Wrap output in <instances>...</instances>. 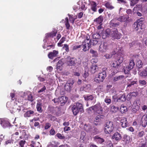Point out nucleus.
Returning <instances> with one entry per match:
<instances>
[{
    "mask_svg": "<svg viewBox=\"0 0 147 147\" xmlns=\"http://www.w3.org/2000/svg\"><path fill=\"white\" fill-rule=\"evenodd\" d=\"M71 110L74 115H77L79 112L83 113L84 111L83 105L78 102L74 104L71 108Z\"/></svg>",
    "mask_w": 147,
    "mask_h": 147,
    "instance_id": "nucleus-1",
    "label": "nucleus"
},
{
    "mask_svg": "<svg viewBox=\"0 0 147 147\" xmlns=\"http://www.w3.org/2000/svg\"><path fill=\"white\" fill-rule=\"evenodd\" d=\"M88 110L90 111H93L94 112V115L97 114L101 115L103 111L102 107L99 104H96L94 106L90 107L88 108Z\"/></svg>",
    "mask_w": 147,
    "mask_h": 147,
    "instance_id": "nucleus-2",
    "label": "nucleus"
},
{
    "mask_svg": "<svg viewBox=\"0 0 147 147\" xmlns=\"http://www.w3.org/2000/svg\"><path fill=\"white\" fill-rule=\"evenodd\" d=\"M107 68H103L102 69V71L99 73L97 77H96L94 78L95 81L98 83H100L103 81L104 79L107 76L106 72Z\"/></svg>",
    "mask_w": 147,
    "mask_h": 147,
    "instance_id": "nucleus-3",
    "label": "nucleus"
},
{
    "mask_svg": "<svg viewBox=\"0 0 147 147\" xmlns=\"http://www.w3.org/2000/svg\"><path fill=\"white\" fill-rule=\"evenodd\" d=\"M113 124L112 122L108 121L105 125V132L106 134H110L113 131Z\"/></svg>",
    "mask_w": 147,
    "mask_h": 147,
    "instance_id": "nucleus-4",
    "label": "nucleus"
},
{
    "mask_svg": "<svg viewBox=\"0 0 147 147\" xmlns=\"http://www.w3.org/2000/svg\"><path fill=\"white\" fill-rule=\"evenodd\" d=\"M66 63L69 66H75L76 65L77 59L76 58L68 56L66 59Z\"/></svg>",
    "mask_w": 147,
    "mask_h": 147,
    "instance_id": "nucleus-5",
    "label": "nucleus"
},
{
    "mask_svg": "<svg viewBox=\"0 0 147 147\" xmlns=\"http://www.w3.org/2000/svg\"><path fill=\"white\" fill-rule=\"evenodd\" d=\"M108 44L105 42H102L99 48L98 51L100 53H103L106 52L108 49Z\"/></svg>",
    "mask_w": 147,
    "mask_h": 147,
    "instance_id": "nucleus-6",
    "label": "nucleus"
},
{
    "mask_svg": "<svg viewBox=\"0 0 147 147\" xmlns=\"http://www.w3.org/2000/svg\"><path fill=\"white\" fill-rule=\"evenodd\" d=\"M82 47L83 48L82 50L84 51H86L88 50L91 47L90 40H85L84 41L82 42Z\"/></svg>",
    "mask_w": 147,
    "mask_h": 147,
    "instance_id": "nucleus-7",
    "label": "nucleus"
},
{
    "mask_svg": "<svg viewBox=\"0 0 147 147\" xmlns=\"http://www.w3.org/2000/svg\"><path fill=\"white\" fill-rule=\"evenodd\" d=\"M74 83V81L73 80L68 81L64 86V88L65 90L67 92H70Z\"/></svg>",
    "mask_w": 147,
    "mask_h": 147,
    "instance_id": "nucleus-8",
    "label": "nucleus"
},
{
    "mask_svg": "<svg viewBox=\"0 0 147 147\" xmlns=\"http://www.w3.org/2000/svg\"><path fill=\"white\" fill-rule=\"evenodd\" d=\"M121 36V34L119 32L117 29H114L112 31L111 36L114 39H119Z\"/></svg>",
    "mask_w": 147,
    "mask_h": 147,
    "instance_id": "nucleus-9",
    "label": "nucleus"
},
{
    "mask_svg": "<svg viewBox=\"0 0 147 147\" xmlns=\"http://www.w3.org/2000/svg\"><path fill=\"white\" fill-rule=\"evenodd\" d=\"M0 124L3 128L9 126L10 124L7 119L1 118H0Z\"/></svg>",
    "mask_w": 147,
    "mask_h": 147,
    "instance_id": "nucleus-10",
    "label": "nucleus"
},
{
    "mask_svg": "<svg viewBox=\"0 0 147 147\" xmlns=\"http://www.w3.org/2000/svg\"><path fill=\"white\" fill-rule=\"evenodd\" d=\"M58 51L54 50L53 51L49 53L48 55V56L50 59H53L54 57L58 56Z\"/></svg>",
    "mask_w": 147,
    "mask_h": 147,
    "instance_id": "nucleus-11",
    "label": "nucleus"
},
{
    "mask_svg": "<svg viewBox=\"0 0 147 147\" xmlns=\"http://www.w3.org/2000/svg\"><path fill=\"white\" fill-rule=\"evenodd\" d=\"M120 121L121 127L123 128H125L127 126L128 123L125 117H122L120 119Z\"/></svg>",
    "mask_w": 147,
    "mask_h": 147,
    "instance_id": "nucleus-12",
    "label": "nucleus"
},
{
    "mask_svg": "<svg viewBox=\"0 0 147 147\" xmlns=\"http://www.w3.org/2000/svg\"><path fill=\"white\" fill-rule=\"evenodd\" d=\"M121 135L119 132H115L112 136V139L115 140L117 141H119L121 139Z\"/></svg>",
    "mask_w": 147,
    "mask_h": 147,
    "instance_id": "nucleus-13",
    "label": "nucleus"
},
{
    "mask_svg": "<svg viewBox=\"0 0 147 147\" xmlns=\"http://www.w3.org/2000/svg\"><path fill=\"white\" fill-rule=\"evenodd\" d=\"M140 124L144 127H146L147 125V117L146 116L144 115L142 117L140 123Z\"/></svg>",
    "mask_w": 147,
    "mask_h": 147,
    "instance_id": "nucleus-14",
    "label": "nucleus"
},
{
    "mask_svg": "<svg viewBox=\"0 0 147 147\" xmlns=\"http://www.w3.org/2000/svg\"><path fill=\"white\" fill-rule=\"evenodd\" d=\"M94 141L98 144H102L105 142V140L102 138L99 137L98 136H96L93 137Z\"/></svg>",
    "mask_w": 147,
    "mask_h": 147,
    "instance_id": "nucleus-15",
    "label": "nucleus"
},
{
    "mask_svg": "<svg viewBox=\"0 0 147 147\" xmlns=\"http://www.w3.org/2000/svg\"><path fill=\"white\" fill-rule=\"evenodd\" d=\"M97 116L95 117L93 121L95 125H98V123L100 121V119L103 118L104 116L103 115H101L99 114H97Z\"/></svg>",
    "mask_w": 147,
    "mask_h": 147,
    "instance_id": "nucleus-16",
    "label": "nucleus"
},
{
    "mask_svg": "<svg viewBox=\"0 0 147 147\" xmlns=\"http://www.w3.org/2000/svg\"><path fill=\"white\" fill-rule=\"evenodd\" d=\"M112 31L109 29H107L105 31L102 35V38L103 39H105L107 37H109L111 35Z\"/></svg>",
    "mask_w": 147,
    "mask_h": 147,
    "instance_id": "nucleus-17",
    "label": "nucleus"
},
{
    "mask_svg": "<svg viewBox=\"0 0 147 147\" xmlns=\"http://www.w3.org/2000/svg\"><path fill=\"white\" fill-rule=\"evenodd\" d=\"M103 20V17L102 16H100L98 18L94 19V22L96 25L102 24V22Z\"/></svg>",
    "mask_w": 147,
    "mask_h": 147,
    "instance_id": "nucleus-18",
    "label": "nucleus"
},
{
    "mask_svg": "<svg viewBox=\"0 0 147 147\" xmlns=\"http://www.w3.org/2000/svg\"><path fill=\"white\" fill-rule=\"evenodd\" d=\"M140 105V100L137 99L134 102L133 106L135 107V109L136 110H133L134 112H136L139 108V106Z\"/></svg>",
    "mask_w": 147,
    "mask_h": 147,
    "instance_id": "nucleus-19",
    "label": "nucleus"
},
{
    "mask_svg": "<svg viewBox=\"0 0 147 147\" xmlns=\"http://www.w3.org/2000/svg\"><path fill=\"white\" fill-rule=\"evenodd\" d=\"M129 17L128 16H121L117 19V20L121 22H123L125 21L129 22Z\"/></svg>",
    "mask_w": 147,
    "mask_h": 147,
    "instance_id": "nucleus-20",
    "label": "nucleus"
},
{
    "mask_svg": "<svg viewBox=\"0 0 147 147\" xmlns=\"http://www.w3.org/2000/svg\"><path fill=\"white\" fill-rule=\"evenodd\" d=\"M90 7L92 11L94 12L97 11V4L96 2L94 1H92L90 2Z\"/></svg>",
    "mask_w": 147,
    "mask_h": 147,
    "instance_id": "nucleus-21",
    "label": "nucleus"
},
{
    "mask_svg": "<svg viewBox=\"0 0 147 147\" xmlns=\"http://www.w3.org/2000/svg\"><path fill=\"white\" fill-rule=\"evenodd\" d=\"M138 57L139 56L138 55H136L134 59L137 60L136 65L137 67H138V68L140 69L142 67L143 63H142V61L140 60L139 58H138V59H137L136 58H138Z\"/></svg>",
    "mask_w": 147,
    "mask_h": 147,
    "instance_id": "nucleus-22",
    "label": "nucleus"
},
{
    "mask_svg": "<svg viewBox=\"0 0 147 147\" xmlns=\"http://www.w3.org/2000/svg\"><path fill=\"white\" fill-rule=\"evenodd\" d=\"M98 69L97 66L93 64L91 66L90 71L92 74H94L96 72Z\"/></svg>",
    "mask_w": 147,
    "mask_h": 147,
    "instance_id": "nucleus-23",
    "label": "nucleus"
},
{
    "mask_svg": "<svg viewBox=\"0 0 147 147\" xmlns=\"http://www.w3.org/2000/svg\"><path fill=\"white\" fill-rule=\"evenodd\" d=\"M126 100L125 93L121 94L118 96L117 98L118 101H125Z\"/></svg>",
    "mask_w": 147,
    "mask_h": 147,
    "instance_id": "nucleus-24",
    "label": "nucleus"
},
{
    "mask_svg": "<svg viewBox=\"0 0 147 147\" xmlns=\"http://www.w3.org/2000/svg\"><path fill=\"white\" fill-rule=\"evenodd\" d=\"M34 112L32 110H29L26 112L24 114V117H29L34 115Z\"/></svg>",
    "mask_w": 147,
    "mask_h": 147,
    "instance_id": "nucleus-25",
    "label": "nucleus"
},
{
    "mask_svg": "<svg viewBox=\"0 0 147 147\" xmlns=\"http://www.w3.org/2000/svg\"><path fill=\"white\" fill-rule=\"evenodd\" d=\"M119 65V63L117 62V61H114L112 64L111 66L114 68H116L117 69L116 71H114L113 73H114V74L118 72V71L119 70L118 68Z\"/></svg>",
    "mask_w": 147,
    "mask_h": 147,
    "instance_id": "nucleus-26",
    "label": "nucleus"
},
{
    "mask_svg": "<svg viewBox=\"0 0 147 147\" xmlns=\"http://www.w3.org/2000/svg\"><path fill=\"white\" fill-rule=\"evenodd\" d=\"M42 104L41 102H38L37 103L36 108L37 111L39 113H41L42 111Z\"/></svg>",
    "mask_w": 147,
    "mask_h": 147,
    "instance_id": "nucleus-27",
    "label": "nucleus"
},
{
    "mask_svg": "<svg viewBox=\"0 0 147 147\" xmlns=\"http://www.w3.org/2000/svg\"><path fill=\"white\" fill-rule=\"evenodd\" d=\"M143 22L142 20H138L137 22H135L133 24V27H137L140 28L141 26H142Z\"/></svg>",
    "mask_w": 147,
    "mask_h": 147,
    "instance_id": "nucleus-28",
    "label": "nucleus"
},
{
    "mask_svg": "<svg viewBox=\"0 0 147 147\" xmlns=\"http://www.w3.org/2000/svg\"><path fill=\"white\" fill-rule=\"evenodd\" d=\"M14 138H13L11 137V138H8L5 140V145H7L8 144H13L14 142Z\"/></svg>",
    "mask_w": 147,
    "mask_h": 147,
    "instance_id": "nucleus-29",
    "label": "nucleus"
},
{
    "mask_svg": "<svg viewBox=\"0 0 147 147\" xmlns=\"http://www.w3.org/2000/svg\"><path fill=\"white\" fill-rule=\"evenodd\" d=\"M12 109H13L12 111L14 112H19L21 109L20 107L17 104L14 105L12 107Z\"/></svg>",
    "mask_w": 147,
    "mask_h": 147,
    "instance_id": "nucleus-30",
    "label": "nucleus"
},
{
    "mask_svg": "<svg viewBox=\"0 0 147 147\" xmlns=\"http://www.w3.org/2000/svg\"><path fill=\"white\" fill-rule=\"evenodd\" d=\"M57 33V30L53 31L50 33H47V34L46 36L48 37H52L53 38L54 37L56 36Z\"/></svg>",
    "mask_w": 147,
    "mask_h": 147,
    "instance_id": "nucleus-31",
    "label": "nucleus"
},
{
    "mask_svg": "<svg viewBox=\"0 0 147 147\" xmlns=\"http://www.w3.org/2000/svg\"><path fill=\"white\" fill-rule=\"evenodd\" d=\"M105 7L109 10H112L114 8V7L112 5V4L109 2H107L105 5Z\"/></svg>",
    "mask_w": 147,
    "mask_h": 147,
    "instance_id": "nucleus-32",
    "label": "nucleus"
},
{
    "mask_svg": "<svg viewBox=\"0 0 147 147\" xmlns=\"http://www.w3.org/2000/svg\"><path fill=\"white\" fill-rule=\"evenodd\" d=\"M134 28L135 31H138L139 34H142L144 31V29L142 28V26H141L140 28L137 27L136 28V27H134Z\"/></svg>",
    "mask_w": 147,
    "mask_h": 147,
    "instance_id": "nucleus-33",
    "label": "nucleus"
},
{
    "mask_svg": "<svg viewBox=\"0 0 147 147\" xmlns=\"http://www.w3.org/2000/svg\"><path fill=\"white\" fill-rule=\"evenodd\" d=\"M140 75L143 77L147 76V67L145 68L140 72Z\"/></svg>",
    "mask_w": 147,
    "mask_h": 147,
    "instance_id": "nucleus-34",
    "label": "nucleus"
},
{
    "mask_svg": "<svg viewBox=\"0 0 147 147\" xmlns=\"http://www.w3.org/2000/svg\"><path fill=\"white\" fill-rule=\"evenodd\" d=\"M137 94V92H130L127 95V97L129 99H130L133 97L136 96Z\"/></svg>",
    "mask_w": 147,
    "mask_h": 147,
    "instance_id": "nucleus-35",
    "label": "nucleus"
},
{
    "mask_svg": "<svg viewBox=\"0 0 147 147\" xmlns=\"http://www.w3.org/2000/svg\"><path fill=\"white\" fill-rule=\"evenodd\" d=\"M65 21L64 23L65 24L66 29L67 30H69V28L70 25L69 22V20L67 17L65 18Z\"/></svg>",
    "mask_w": 147,
    "mask_h": 147,
    "instance_id": "nucleus-36",
    "label": "nucleus"
},
{
    "mask_svg": "<svg viewBox=\"0 0 147 147\" xmlns=\"http://www.w3.org/2000/svg\"><path fill=\"white\" fill-rule=\"evenodd\" d=\"M94 95H92L85 96L84 97V98L85 100H92L94 99Z\"/></svg>",
    "mask_w": 147,
    "mask_h": 147,
    "instance_id": "nucleus-37",
    "label": "nucleus"
},
{
    "mask_svg": "<svg viewBox=\"0 0 147 147\" xmlns=\"http://www.w3.org/2000/svg\"><path fill=\"white\" fill-rule=\"evenodd\" d=\"M90 53L92 54V56L93 57H98V54L96 51L93 50L92 49H91L90 50Z\"/></svg>",
    "mask_w": 147,
    "mask_h": 147,
    "instance_id": "nucleus-38",
    "label": "nucleus"
},
{
    "mask_svg": "<svg viewBox=\"0 0 147 147\" xmlns=\"http://www.w3.org/2000/svg\"><path fill=\"white\" fill-rule=\"evenodd\" d=\"M63 62L61 60H59L57 62L56 65V67L57 69H59L61 70V69H60L61 67L63 64Z\"/></svg>",
    "mask_w": 147,
    "mask_h": 147,
    "instance_id": "nucleus-39",
    "label": "nucleus"
},
{
    "mask_svg": "<svg viewBox=\"0 0 147 147\" xmlns=\"http://www.w3.org/2000/svg\"><path fill=\"white\" fill-rule=\"evenodd\" d=\"M124 76L123 75L119 76H115L113 78V80L115 82L117 81L121 80L123 78Z\"/></svg>",
    "mask_w": 147,
    "mask_h": 147,
    "instance_id": "nucleus-40",
    "label": "nucleus"
},
{
    "mask_svg": "<svg viewBox=\"0 0 147 147\" xmlns=\"http://www.w3.org/2000/svg\"><path fill=\"white\" fill-rule=\"evenodd\" d=\"M134 65L135 63L134 61V60L131 59L130 61L129 65L128 67H129V69H131L134 67Z\"/></svg>",
    "mask_w": 147,
    "mask_h": 147,
    "instance_id": "nucleus-41",
    "label": "nucleus"
},
{
    "mask_svg": "<svg viewBox=\"0 0 147 147\" xmlns=\"http://www.w3.org/2000/svg\"><path fill=\"white\" fill-rule=\"evenodd\" d=\"M127 111V108L126 107L124 106L123 105H121L120 108V111L122 113H124Z\"/></svg>",
    "mask_w": 147,
    "mask_h": 147,
    "instance_id": "nucleus-42",
    "label": "nucleus"
},
{
    "mask_svg": "<svg viewBox=\"0 0 147 147\" xmlns=\"http://www.w3.org/2000/svg\"><path fill=\"white\" fill-rule=\"evenodd\" d=\"M84 128L87 131H91V129H92V127L90 125H85Z\"/></svg>",
    "mask_w": 147,
    "mask_h": 147,
    "instance_id": "nucleus-43",
    "label": "nucleus"
},
{
    "mask_svg": "<svg viewBox=\"0 0 147 147\" xmlns=\"http://www.w3.org/2000/svg\"><path fill=\"white\" fill-rule=\"evenodd\" d=\"M145 135V133L144 131H141L138 133L137 136V137L138 138H140L142 137L144 135Z\"/></svg>",
    "mask_w": 147,
    "mask_h": 147,
    "instance_id": "nucleus-44",
    "label": "nucleus"
},
{
    "mask_svg": "<svg viewBox=\"0 0 147 147\" xmlns=\"http://www.w3.org/2000/svg\"><path fill=\"white\" fill-rule=\"evenodd\" d=\"M69 17V20L70 22H71V23H72L73 24H74V21L76 19V18H74L73 16V15L71 16V15H68Z\"/></svg>",
    "mask_w": 147,
    "mask_h": 147,
    "instance_id": "nucleus-45",
    "label": "nucleus"
},
{
    "mask_svg": "<svg viewBox=\"0 0 147 147\" xmlns=\"http://www.w3.org/2000/svg\"><path fill=\"white\" fill-rule=\"evenodd\" d=\"M114 22V20H112L110 22V25L113 27H116L119 25V23H115Z\"/></svg>",
    "mask_w": 147,
    "mask_h": 147,
    "instance_id": "nucleus-46",
    "label": "nucleus"
},
{
    "mask_svg": "<svg viewBox=\"0 0 147 147\" xmlns=\"http://www.w3.org/2000/svg\"><path fill=\"white\" fill-rule=\"evenodd\" d=\"M93 38L95 39H98L100 37V35L98 33H95L92 35Z\"/></svg>",
    "mask_w": 147,
    "mask_h": 147,
    "instance_id": "nucleus-47",
    "label": "nucleus"
},
{
    "mask_svg": "<svg viewBox=\"0 0 147 147\" xmlns=\"http://www.w3.org/2000/svg\"><path fill=\"white\" fill-rule=\"evenodd\" d=\"M102 147H113V144L111 141H109L107 143L106 146H102Z\"/></svg>",
    "mask_w": 147,
    "mask_h": 147,
    "instance_id": "nucleus-48",
    "label": "nucleus"
},
{
    "mask_svg": "<svg viewBox=\"0 0 147 147\" xmlns=\"http://www.w3.org/2000/svg\"><path fill=\"white\" fill-rule=\"evenodd\" d=\"M47 117L49 119H50L51 121H55L56 118L54 116H53L51 114H48L47 115Z\"/></svg>",
    "mask_w": 147,
    "mask_h": 147,
    "instance_id": "nucleus-49",
    "label": "nucleus"
},
{
    "mask_svg": "<svg viewBox=\"0 0 147 147\" xmlns=\"http://www.w3.org/2000/svg\"><path fill=\"white\" fill-rule=\"evenodd\" d=\"M98 43V41L96 40H90V45H92L93 46L96 45Z\"/></svg>",
    "mask_w": 147,
    "mask_h": 147,
    "instance_id": "nucleus-50",
    "label": "nucleus"
},
{
    "mask_svg": "<svg viewBox=\"0 0 147 147\" xmlns=\"http://www.w3.org/2000/svg\"><path fill=\"white\" fill-rule=\"evenodd\" d=\"M139 0H132L131 1L130 5L131 6H134L136 4Z\"/></svg>",
    "mask_w": 147,
    "mask_h": 147,
    "instance_id": "nucleus-51",
    "label": "nucleus"
},
{
    "mask_svg": "<svg viewBox=\"0 0 147 147\" xmlns=\"http://www.w3.org/2000/svg\"><path fill=\"white\" fill-rule=\"evenodd\" d=\"M56 136L60 139L63 140L65 138V137L64 136H63L60 133H57Z\"/></svg>",
    "mask_w": 147,
    "mask_h": 147,
    "instance_id": "nucleus-52",
    "label": "nucleus"
},
{
    "mask_svg": "<svg viewBox=\"0 0 147 147\" xmlns=\"http://www.w3.org/2000/svg\"><path fill=\"white\" fill-rule=\"evenodd\" d=\"M27 100L31 102L33 101V97L31 93L28 95Z\"/></svg>",
    "mask_w": 147,
    "mask_h": 147,
    "instance_id": "nucleus-53",
    "label": "nucleus"
},
{
    "mask_svg": "<svg viewBox=\"0 0 147 147\" xmlns=\"http://www.w3.org/2000/svg\"><path fill=\"white\" fill-rule=\"evenodd\" d=\"M26 141L24 140H21L19 142V144L21 147H24V145L25 144Z\"/></svg>",
    "mask_w": 147,
    "mask_h": 147,
    "instance_id": "nucleus-54",
    "label": "nucleus"
},
{
    "mask_svg": "<svg viewBox=\"0 0 147 147\" xmlns=\"http://www.w3.org/2000/svg\"><path fill=\"white\" fill-rule=\"evenodd\" d=\"M117 62L119 63V64L120 65L121 63H122L123 61V57L120 56L119 59H118L117 60Z\"/></svg>",
    "mask_w": 147,
    "mask_h": 147,
    "instance_id": "nucleus-55",
    "label": "nucleus"
},
{
    "mask_svg": "<svg viewBox=\"0 0 147 147\" xmlns=\"http://www.w3.org/2000/svg\"><path fill=\"white\" fill-rule=\"evenodd\" d=\"M50 134L51 135H54L55 134V131L54 129L53 128H52L49 131Z\"/></svg>",
    "mask_w": 147,
    "mask_h": 147,
    "instance_id": "nucleus-56",
    "label": "nucleus"
},
{
    "mask_svg": "<svg viewBox=\"0 0 147 147\" xmlns=\"http://www.w3.org/2000/svg\"><path fill=\"white\" fill-rule=\"evenodd\" d=\"M86 133L84 132H82L81 135V136L80 139L84 140V138L85 136Z\"/></svg>",
    "mask_w": 147,
    "mask_h": 147,
    "instance_id": "nucleus-57",
    "label": "nucleus"
},
{
    "mask_svg": "<svg viewBox=\"0 0 147 147\" xmlns=\"http://www.w3.org/2000/svg\"><path fill=\"white\" fill-rule=\"evenodd\" d=\"M118 3L119 4H125L127 3V1L124 0H117Z\"/></svg>",
    "mask_w": 147,
    "mask_h": 147,
    "instance_id": "nucleus-58",
    "label": "nucleus"
},
{
    "mask_svg": "<svg viewBox=\"0 0 147 147\" xmlns=\"http://www.w3.org/2000/svg\"><path fill=\"white\" fill-rule=\"evenodd\" d=\"M111 109L113 111L115 112L117 111L119 109V108L118 107H115L114 106H112L111 107Z\"/></svg>",
    "mask_w": 147,
    "mask_h": 147,
    "instance_id": "nucleus-59",
    "label": "nucleus"
},
{
    "mask_svg": "<svg viewBox=\"0 0 147 147\" xmlns=\"http://www.w3.org/2000/svg\"><path fill=\"white\" fill-rule=\"evenodd\" d=\"M137 147H147V143L145 142L140 144Z\"/></svg>",
    "mask_w": 147,
    "mask_h": 147,
    "instance_id": "nucleus-60",
    "label": "nucleus"
},
{
    "mask_svg": "<svg viewBox=\"0 0 147 147\" xmlns=\"http://www.w3.org/2000/svg\"><path fill=\"white\" fill-rule=\"evenodd\" d=\"M63 48L65 49L66 51L67 52H68L69 51L68 45L67 44H64L63 47Z\"/></svg>",
    "mask_w": 147,
    "mask_h": 147,
    "instance_id": "nucleus-61",
    "label": "nucleus"
},
{
    "mask_svg": "<svg viewBox=\"0 0 147 147\" xmlns=\"http://www.w3.org/2000/svg\"><path fill=\"white\" fill-rule=\"evenodd\" d=\"M129 67L127 68V67L125 68L124 69V72L125 74H128L129 73Z\"/></svg>",
    "mask_w": 147,
    "mask_h": 147,
    "instance_id": "nucleus-62",
    "label": "nucleus"
},
{
    "mask_svg": "<svg viewBox=\"0 0 147 147\" xmlns=\"http://www.w3.org/2000/svg\"><path fill=\"white\" fill-rule=\"evenodd\" d=\"M51 126V124L49 123H47L45 124V129H47Z\"/></svg>",
    "mask_w": 147,
    "mask_h": 147,
    "instance_id": "nucleus-63",
    "label": "nucleus"
},
{
    "mask_svg": "<svg viewBox=\"0 0 147 147\" xmlns=\"http://www.w3.org/2000/svg\"><path fill=\"white\" fill-rule=\"evenodd\" d=\"M105 102L108 105H109L111 103V100L110 99L106 98L105 99Z\"/></svg>",
    "mask_w": 147,
    "mask_h": 147,
    "instance_id": "nucleus-64",
    "label": "nucleus"
}]
</instances>
